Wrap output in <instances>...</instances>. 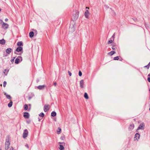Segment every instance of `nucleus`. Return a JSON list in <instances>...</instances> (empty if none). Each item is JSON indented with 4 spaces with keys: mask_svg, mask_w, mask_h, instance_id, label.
I'll return each mask as SVG.
<instances>
[{
    "mask_svg": "<svg viewBox=\"0 0 150 150\" xmlns=\"http://www.w3.org/2000/svg\"><path fill=\"white\" fill-rule=\"evenodd\" d=\"M10 137L9 135H7L6 138V142L5 143V150H7L9 148V146L10 144Z\"/></svg>",
    "mask_w": 150,
    "mask_h": 150,
    "instance_id": "nucleus-1",
    "label": "nucleus"
},
{
    "mask_svg": "<svg viewBox=\"0 0 150 150\" xmlns=\"http://www.w3.org/2000/svg\"><path fill=\"white\" fill-rule=\"evenodd\" d=\"M79 12L78 11L75 10L73 15V17L72 19L73 21L76 20L78 18L79 16Z\"/></svg>",
    "mask_w": 150,
    "mask_h": 150,
    "instance_id": "nucleus-2",
    "label": "nucleus"
},
{
    "mask_svg": "<svg viewBox=\"0 0 150 150\" xmlns=\"http://www.w3.org/2000/svg\"><path fill=\"white\" fill-rule=\"evenodd\" d=\"M16 51L17 52H21V53L20 54H19L20 55H21V54L23 53V47H18L15 50L14 52V53L16 54H18L17 53H16Z\"/></svg>",
    "mask_w": 150,
    "mask_h": 150,
    "instance_id": "nucleus-3",
    "label": "nucleus"
},
{
    "mask_svg": "<svg viewBox=\"0 0 150 150\" xmlns=\"http://www.w3.org/2000/svg\"><path fill=\"white\" fill-rule=\"evenodd\" d=\"M144 123L143 122L141 123L139 125V126L138 127L137 129L136 130V132H138V130H139V129H141L142 130H143L144 129Z\"/></svg>",
    "mask_w": 150,
    "mask_h": 150,
    "instance_id": "nucleus-4",
    "label": "nucleus"
},
{
    "mask_svg": "<svg viewBox=\"0 0 150 150\" xmlns=\"http://www.w3.org/2000/svg\"><path fill=\"white\" fill-rule=\"evenodd\" d=\"M22 57L21 56H18L15 59V63L16 64H18L20 62V60H21V61H22Z\"/></svg>",
    "mask_w": 150,
    "mask_h": 150,
    "instance_id": "nucleus-5",
    "label": "nucleus"
},
{
    "mask_svg": "<svg viewBox=\"0 0 150 150\" xmlns=\"http://www.w3.org/2000/svg\"><path fill=\"white\" fill-rule=\"evenodd\" d=\"M28 134V132L27 129L24 130L23 133V137L24 138H26Z\"/></svg>",
    "mask_w": 150,
    "mask_h": 150,
    "instance_id": "nucleus-6",
    "label": "nucleus"
},
{
    "mask_svg": "<svg viewBox=\"0 0 150 150\" xmlns=\"http://www.w3.org/2000/svg\"><path fill=\"white\" fill-rule=\"evenodd\" d=\"M50 109L49 105H45L44 106V110L45 112H46Z\"/></svg>",
    "mask_w": 150,
    "mask_h": 150,
    "instance_id": "nucleus-7",
    "label": "nucleus"
},
{
    "mask_svg": "<svg viewBox=\"0 0 150 150\" xmlns=\"http://www.w3.org/2000/svg\"><path fill=\"white\" fill-rule=\"evenodd\" d=\"M30 115L28 112H24V113L23 117L25 118L28 119Z\"/></svg>",
    "mask_w": 150,
    "mask_h": 150,
    "instance_id": "nucleus-8",
    "label": "nucleus"
},
{
    "mask_svg": "<svg viewBox=\"0 0 150 150\" xmlns=\"http://www.w3.org/2000/svg\"><path fill=\"white\" fill-rule=\"evenodd\" d=\"M8 24L4 23L2 25V28L5 29L8 28Z\"/></svg>",
    "mask_w": 150,
    "mask_h": 150,
    "instance_id": "nucleus-9",
    "label": "nucleus"
},
{
    "mask_svg": "<svg viewBox=\"0 0 150 150\" xmlns=\"http://www.w3.org/2000/svg\"><path fill=\"white\" fill-rule=\"evenodd\" d=\"M140 137V135L138 133V132H137V133L135 134L134 138H136L135 140H138V139H139Z\"/></svg>",
    "mask_w": 150,
    "mask_h": 150,
    "instance_id": "nucleus-10",
    "label": "nucleus"
},
{
    "mask_svg": "<svg viewBox=\"0 0 150 150\" xmlns=\"http://www.w3.org/2000/svg\"><path fill=\"white\" fill-rule=\"evenodd\" d=\"M45 85H39L37 86V88L40 90H43L45 87Z\"/></svg>",
    "mask_w": 150,
    "mask_h": 150,
    "instance_id": "nucleus-11",
    "label": "nucleus"
},
{
    "mask_svg": "<svg viewBox=\"0 0 150 150\" xmlns=\"http://www.w3.org/2000/svg\"><path fill=\"white\" fill-rule=\"evenodd\" d=\"M134 128V125L133 123L130 124L129 127V131L132 130Z\"/></svg>",
    "mask_w": 150,
    "mask_h": 150,
    "instance_id": "nucleus-12",
    "label": "nucleus"
},
{
    "mask_svg": "<svg viewBox=\"0 0 150 150\" xmlns=\"http://www.w3.org/2000/svg\"><path fill=\"white\" fill-rule=\"evenodd\" d=\"M12 51V49L11 48H8L6 50V52L7 54H9Z\"/></svg>",
    "mask_w": 150,
    "mask_h": 150,
    "instance_id": "nucleus-13",
    "label": "nucleus"
},
{
    "mask_svg": "<svg viewBox=\"0 0 150 150\" xmlns=\"http://www.w3.org/2000/svg\"><path fill=\"white\" fill-rule=\"evenodd\" d=\"M84 84L83 80H81L80 81V87L81 88H83V87Z\"/></svg>",
    "mask_w": 150,
    "mask_h": 150,
    "instance_id": "nucleus-14",
    "label": "nucleus"
},
{
    "mask_svg": "<svg viewBox=\"0 0 150 150\" xmlns=\"http://www.w3.org/2000/svg\"><path fill=\"white\" fill-rule=\"evenodd\" d=\"M89 13L88 10H86L84 13V15L85 17L86 18H88L89 16Z\"/></svg>",
    "mask_w": 150,
    "mask_h": 150,
    "instance_id": "nucleus-15",
    "label": "nucleus"
},
{
    "mask_svg": "<svg viewBox=\"0 0 150 150\" xmlns=\"http://www.w3.org/2000/svg\"><path fill=\"white\" fill-rule=\"evenodd\" d=\"M4 94L7 98L8 99H11V96L7 94L6 93L4 92Z\"/></svg>",
    "mask_w": 150,
    "mask_h": 150,
    "instance_id": "nucleus-16",
    "label": "nucleus"
},
{
    "mask_svg": "<svg viewBox=\"0 0 150 150\" xmlns=\"http://www.w3.org/2000/svg\"><path fill=\"white\" fill-rule=\"evenodd\" d=\"M29 37L30 38H32L34 36V33L33 31H31L30 32L29 34Z\"/></svg>",
    "mask_w": 150,
    "mask_h": 150,
    "instance_id": "nucleus-17",
    "label": "nucleus"
},
{
    "mask_svg": "<svg viewBox=\"0 0 150 150\" xmlns=\"http://www.w3.org/2000/svg\"><path fill=\"white\" fill-rule=\"evenodd\" d=\"M17 45L18 47H21L23 45V42L22 41L18 42L17 43Z\"/></svg>",
    "mask_w": 150,
    "mask_h": 150,
    "instance_id": "nucleus-18",
    "label": "nucleus"
},
{
    "mask_svg": "<svg viewBox=\"0 0 150 150\" xmlns=\"http://www.w3.org/2000/svg\"><path fill=\"white\" fill-rule=\"evenodd\" d=\"M5 41L4 39L0 40V44L1 45H4L5 44Z\"/></svg>",
    "mask_w": 150,
    "mask_h": 150,
    "instance_id": "nucleus-19",
    "label": "nucleus"
},
{
    "mask_svg": "<svg viewBox=\"0 0 150 150\" xmlns=\"http://www.w3.org/2000/svg\"><path fill=\"white\" fill-rule=\"evenodd\" d=\"M57 115L55 111H53L51 113V116L52 117H55Z\"/></svg>",
    "mask_w": 150,
    "mask_h": 150,
    "instance_id": "nucleus-20",
    "label": "nucleus"
},
{
    "mask_svg": "<svg viewBox=\"0 0 150 150\" xmlns=\"http://www.w3.org/2000/svg\"><path fill=\"white\" fill-rule=\"evenodd\" d=\"M115 53V52L114 51H112L108 53V55H109L110 56H112Z\"/></svg>",
    "mask_w": 150,
    "mask_h": 150,
    "instance_id": "nucleus-21",
    "label": "nucleus"
},
{
    "mask_svg": "<svg viewBox=\"0 0 150 150\" xmlns=\"http://www.w3.org/2000/svg\"><path fill=\"white\" fill-rule=\"evenodd\" d=\"M59 148L60 150H64V147L63 145H59Z\"/></svg>",
    "mask_w": 150,
    "mask_h": 150,
    "instance_id": "nucleus-22",
    "label": "nucleus"
},
{
    "mask_svg": "<svg viewBox=\"0 0 150 150\" xmlns=\"http://www.w3.org/2000/svg\"><path fill=\"white\" fill-rule=\"evenodd\" d=\"M12 104H13V102H12V101H11L8 104V106L9 108L11 107L12 106Z\"/></svg>",
    "mask_w": 150,
    "mask_h": 150,
    "instance_id": "nucleus-23",
    "label": "nucleus"
},
{
    "mask_svg": "<svg viewBox=\"0 0 150 150\" xmlns=\"http://www.w3.org/2000/svg\"><path fill=\"white\" fill-rule=\"evenodd\" d=\"M84 98L87 99L88 98V96L87 93H85L84 94Z\"/></svg>",
    "mask_w": 150,
    "mask_h": 150,
    "instance_id": "nucleus-24",
    "label": "nucleus"
},
{
    "mask_svg": "<svg viewBox=\"0 0 150 150\" xmlns=\"http://www.w3.org/2000/svg\"><path fill=\"white\" fill-rule=\"evenodd\" d=\"M61 129L60 127H58V129L57 130V133L58 134H59L61 133Z\"/></svg>",
    "mask_w": 150,
    "mask_h": 150,
    "instance_id": "nucleus-25",
    "label": "nucleus"
},
{
    "mask_svg": "<svg viewBox=\"0 0 150 150\" xmlns=\"http://www.w3.org/2000/svg\"><path fill=\"white\" fill-rule=\"evenodd\" d=\"M24 108L25 110H27L28 109V105L27 104H25L24 106Z\"/></svg>",
    "mask_w": 150,
    "mask_h": 150,
    "instance_id": "nucleus-26",
    "label": "nucleus"
},
{
    "mask_svg": "<svg viewBox=\"0 0 150 150\" xmlns=\"http://www.w3.org/2000/svg\"><path fill=\"white\" fill-rule=\"evenodd\" d=\"M39 116L41 117H43L45 116V114L43 112H41L39 114Z\"/></svg>",
    "mask_w": 150,
    "mask_h": 150,
    "instance_id": "nucleus-27",
    "label": "nucleus"
},
{
    "mask_svg": "<svg viewBox=\"0 0 150 150\" xmlns=\"http://www.w3.org/2000/svg\"><path fill=\"white\" fill-rule=\"evenodd\" d=\"M119 58L118 56H117L116 57H114L113 59L114 60H118L119 59Z\"/></svg>",
    "mask_w": 150,
    "mask_h": 150,
    "instance_id": "nucleus-28",
    "label": "nucleus"
},
{
    "mask_svg": "<svg viewBox=\"0 0 150 150\" xmlns=\"http://www.w3.org/2000/svg\"><path fill=\"white\" fill-rule=\"evenodd\" d=\"M150 65V62L147 65L144 66V67H146L148 69L149 68V67Z\"/></svg>",
    "mask_w": 150,
    "mask_h": 150,
    "instance_id": "nucleus-29",
    "label": "nucleus"
},
{
    "mask_svg": "<svg viewBox=\"0 0 150 150\" xmlns=\"http://www.w3.org/2000/svg\"><path fill=\"white\" fill-rule=\"evenodd\" d=\"M112 48L113 50H115L116 48V47L115 45H113L112 47Z\"/></svg>",
    "mask_w": 150,
    "mask_h": 150,
    "instance_id": "nucleus-30",
    "label": "nucleus"
},
{
    "mask_svg": "<svg viewBox=\"0 0 150 150\" xmlns=\"http://www.w3.org/2000/svg\"><path fill=\"white\" fill-rule=\"evenodd\" d=\"M113 40H110L108 42V44H110L112 42Z\"/></svg>",
    "mask_w": 150,
    "mask_h": 150,
    "instance_id": "nucleus-31",
    "label": "nucleus"
},
{
    "mask_svg": "<svg viewBox=\"0 0 150 150\" xmlns=\"http://www.w3.org/2000/svg\"><path fill=\"white\" fill-rule=\"evenodd\" d=\"M79 75L80 76H81L82 75V73L81 71H79Z\"/></svg>",
    "mask_w": 150,
    "mask_h": 150,
    "instance_id": "nucleus-32",
    "label": "nucleus"
},
{
    "mask_svg": "<svg viewBox=\"0 0 150 150\" xmlns=\"http://www.w3.org/2000/svg\"><path fill=\"white\" fill-rule=\"evenodd\" d=\"M6 84V81H4L3 82V87H5Z\"/></svg>",
    "mask_w": 150,
    "mask_h": 150,
    "instance_id": "nucleus-33",
    "label": "nucleus"
},
{
    "mask_svg": "<svg viewBox=\"0 0 150 150\" xmlns=\"http://www.w3.org/2000/svg\"><path fill=\"white\" fill-rule=\"evenodd\" d=\"M4 23L3 21L1 19H0V24L2 25Z\"/></svg>",
    "mask_w": 150,
    "mask_h": 150,
    "instance_id": "nucleus-34",
    "label": "nucleus"
},
{
    "mask_svg": "<svg viewBox=\"0 0 150 150\" xmlns=\"http://www.w3.org/2000/svg\"><path fill=\"white\" fill-rule=\"evenodd\" d=\"M58 144L59 145H63V144H64L65 143L64 142H58Z\"/></svg>",
    "mask_w": 150,
    "mask_h": 150,
    "instance_id": "nucleus-35",
    "label": "nucleus"
},
{
    "mask_svg": "<svg viewBox=\"0 0 150 150\" xmlns=\"http://www.w3.org/2000/svg\"><path fill=\"white\" fill-rule=\"evenodd\" d=\"M115 33H114L113 35H112V38L113 39V40H114V38H115Z\"/></svg>",
    "mask_w": 150,
    "mask_h": 150,
    "instance_id": "nucleus-36",
    "label": "nucleus"
},
{
    "mask_svg": "<svg viewBox=\"0 0 150 150\" xmlns=\"http://www.w3.org/2000/svg\"><path fill=\"white\" fill-rule=\"evenodd\" d=\"M68 73L70 76H71L72 74L69 71H68Z\"/></svg>",
    "mask_w": 150,
    "mask_h": 150,
    "instance_id": "nucleus-37",
    "label": "nucleus"
},
{
    "mask_svg": "<svg viewBox=\"0 0 150 150\" xmlns=\"http://www.w3.org/2000/svg\"><path fill=\"white\" fill-rule=\"evenodd\" d=\"M132 19L134 21H138V20L137 18H132Z\"/></svg>",
    "mask_w": 150,
    "mask_h": 150,
    "instance_id": "nucleus-38",
    "label": "nucleus"
},
{
    "mask_svg": "<svg viewBox=\"0 0 150 150\" xmlns=\"http://www.w3.org/2000/svg\"><path fill=\"white\" fill-rule=\"evenodd\" d=\"M25 146L28 149L29 148L28 145V144H26L25 145Z\"/></svg>",
    "mask_w": 150,
    "mask_h": 150,
    "instance_id": "nucleus-39",
    "label": "nucleus"
},
{
    "mask_svg": "<svg viewBox=\"0 0 150 150\" xmlns=\"http://www.w3.org/2000/svg\"><path fill=\"white\" fill-rule=\"evenodd\" d=\"M53 84L54 86H56L57 85V83L56 82H54L53 83Z\"/></svg>",
    "mask_w": 150,
    "mask_h": 150,
    "instance_id": "nucleus-40",
    "label": "nucleus"
},
{
    "mask_svg": "<svg viewBox=\"0 0 150 150\" xmlns=\"http://www.w3.org/2000/svg\"><path fill=\"white\" fill-rule=\"evenodd\" d=\"M147 80L149 82H150V77H149L148 78Z\"/></svg>",
    "mask_w": 150,
    "mask_h": 150,
    "instance_id": "nucleus-41",
    "label": "nucleus"
},
{
    "mask_svg": "<svg viewBox=\"0 0 150 150\" xmlns=\"http://www.w3.org/2000/svg\"><path fill=\"white\" fill-rule=\"evenodd\" d=\"M31 98H32V97L31 96H30L28 97V99L29 100H30L31 99Z\"/></svg>",
    "mask_w": 150,
    "mask_h": 150,
    "instance_id": "nucleus-42",
    "label": "nucleus"
},
{
    "mask_svg": "<svg viewBox=\"0 0 150 150\" xmlns=\"http://www.w3.org/2000/svg\"><path fill=\"white\" fill-rule=\"evenodd\" d=\"M8 18H6V19H5V21H6H6H8Z\"/></svg>",
    "mask_w": 150,
    "mask_h": 150,
    "instance_id": "nucleus-43",
    "label": "nucleus"
},
{
    "mask_svg": "<svg viewBox=\"0 0 150 150\" xmlns=\"http://www.w3.org/2000/svg\"><path fill=\"white\" fill-rule=\"evenodd\" d=\"M113 14H114L115 16V15H116V13H115V12L114 11H113Z\"/></svg>",
    "mask_w": 150,
    "mask_h": 150,
    "instance_id": "nucleus-44",
    "label": "nucleus"
},
{
    "mask_svg": "<svg viewBox=\"0 0 150 150\" xmlns=\"http://www.w3.org/2000/svg\"><path fill=\"white\" fill-rule=\"evenodd\" d=\"M14 60V59H11V62H13Z\"/></svg>",
    "mask_w": 150,
    "mask_h": 150,
    "instance_id": "nucleus-45",
    "label": "nucleus"
},
{
    "mask_svg": "<svg viewBox=\"0 0 150 150\" xmlns=\"http://www.w3.org/2000/svg\"><path fill=\"white\" fill-rule=\"evenodd\" d=\"M148 76H149V77H150V74H149L148 75Z\"/></svg>",
    "mask_w": 150,
    "mask_h": 150,
    "instance_id": "nucleus-46",
    "label": "nucleus"
},
{
    "mask_svg": "<svg viewBox=\"0 0 150 150\" xmlns=\"http://www.w3.org/2000/svg\"><path fill=\"white\" fill-rule=\"evenodd\" d=\"M86 8L89 9V7H86Z\"/></svg>",
    "mask_w": 150,
    "mask_h": 150,
    "instance_id": "nucleus-47",
    "label": "nucleus"
},
{
    "mask_svg": "<svg viewBox=\"0 0 150 150\" xmlns=\"http://www.w3.org/2000/svg\"><path fill=\"white\" fill-rule=\"evenodd\" d=\"M29 105L30 107V106H31V104H29Z\"/></svg>",
    "mask_w": 150,
    "mask_h": 150,
    "instance_id": "nucleus-48",
    "label": "nucleus"
},
{
    "mask_svg": "<svg viewBox=\"0 0 150 150\" xmlns=\"http://www.w3.org/2000/svg\"><path fill=\"white\" fill-rule=\"evenodd\" d=\"M40 119H39V121H40Z\"/></svg>",
    "mask_w": 150,
    "mask_h": 150,
    "instance_id": "nucleus-49",
    "label": "nucleus"
},
{
    "mask_svg": "<svg viewBox=\"0 0 150 150\" xmlns=\"http://www.w3.org/2000/svg\"><path fill=\"white\" fill-rule=\"evenodd\" d=\"M27 123H30V122H27Z\"/></svg>",
    "mask_w": 150,
    "mask_h": 150,
    "instance_id": "nucleus-50",
    "label": "nucleus"
},
{
    "mask_svg": "<svg viewBox=\"0 0 150 150\" xmlns=\"http://www.w3.org/2000/svg\"><path fill=\"white\" fill-rule=\"evenodd\" d=\"M5 71H6V69H5V70H4Z\"/></svg>",
    "mask_w": 150,
    "mask_h": 150,
    "instance_id": "nucleus-51",
    "label": "nucleus"
},
{
    "mask_svg": "<svg viewBox=\"0 0 150 150\" xmlns=\"http://www.w3.org/2000/svg\"><path fill=\"white\" fill-rule=\"evenodd\" d=\"M5 71H6V69H5V70H4Z\"/></svg>",
    "mask_w": 150,
    "mask_h": 150,
    "instance_id": "nucleus-52",
    "label": "nucleus"
},
{
    "mask_svg": "<svg viewBox=\"0 0 150 150\" xmlns=\"http://www.w3.org/2000/svg\"><path fill=\"white\" fill-rule=\"evenodd\" d=\"M39 81V80H37V82H38Z\"/></svg>",
    "mask_w": 150,
    "mask_h": 150,
    "instance_id": "nucleus-53",
    "label": "nucleus"
},
{
    "mask_svg": "<svg viewBox=\"0 0 150 150\" xmlns=\"http://www.w3.org/2000/svg\"><path fill=\"white\" fill-rule=\"evenodd\" d=\"M15 57H14L13 58V59H15Z\"/></svg>",
    "mask_w": 150,
    "mask_h": 150,
    "instance_id": "nucleus-54",
    "label": "nucleus"
},
{
    "mask_svg": "<svg viewBox=\"0 0 150 150\" xmlns=\"http://www.w3.org/2000/svg\"><path fill=\"white\" fill-rule=\"evenodd\" d=\"M0 150H2L0 148Z\"/></svg>",
    "mask_w": 150,
    "mask_h": 150,
    "instance_id": "nucleus-55",
    "label": "nucleus"
},
{
    "mask_svg": "<svg viewBox=\"0 0 150 150\" xmlns=\"http://www.w3.org/2000/svg\"><path fill=\"white\" fill-rule=\"evenodd\" d=\"M149 91H150V89L149 90Z\"/></svg>",
    "mask_w": 150,
    "mask_h": 150,
    "instance_id": "nucleus-56",
    "label": "nucleus"
}]
</instances>
